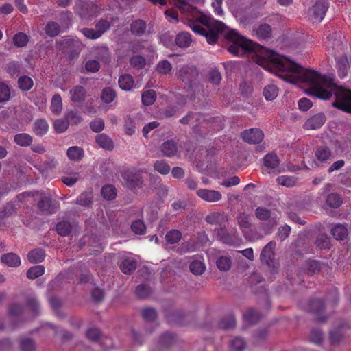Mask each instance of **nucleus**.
I'll use <instances>...</instances> for the list:
<instances>
[{"label": "nucleus", "mask_w": 351, "mask_h": 351, "mask_svg": "<svg viewBox=\"0 0 351 351\" xmlns=\"http://www.w3.org/2000/svg\"><path fill=\"white\" fill-rule=\"evenodd\" d=\"M258 64L265 70L274 73L284 81L291 84L307 83L308 93L326 100L335 95L332 106L342 111L351 113V91L338 86L330 77L302 67L288 58L269 51L261 57Z\"/></svg>", "instance_id": "obj_1"}, {"label": "nucleus", "mask_w": 351, "mask_h": 351, "mask_svg": "<svg viewBox=\"0 0 351 351\" xmlns=\"http://www.w3.org/2000/svg\"><path fill=\"white\" fill-rule=\"evenodd\" d=\"M226 37L231 43L228 51L235 56H242L245 53L254 50V43L234 29L229 30Z\"/></svg>", "instance_id": "obj_2"}, {"label": "nucleus", "mask_w": 351, "mask_h": 351, "mask_svg": "<svg viewBox=\"0 0 351 351\" xmlns=\"http://www.w3.org/2000/svg\"><path fill=\"white\" fill-rule=\"evenodd\" d=\"M329 8V3L325 0H318L309 8L308 17L313 23L321 22Z\"/></svg>", "instance_id": "obj_3"}, {"label": "nucleus", "mask_w": 351, "mask_h": 351, "mask_svg": "<svg viewBox=\"0 0 351 351\" xmlns=\"http://www.w3.org/2000/svg\"><path fill=\"white\" fill-rule=\"evenodd\" d=\"M217 236L223 243L231 246H239L242 243V239L239 237L237 230L232 229L230 232L220 228L217 230Z\"/></svg>", "instance_id": "obj_4"}, {"label": "nucleus", "mask_w": 351, "mask_h": 351, "mask_svg": "<svg viewBox=\"0 0 351 351\" xmlns=\"http://www.w3.org/2000/svg\"><path fill=\"white\" fill-rule=\"evenodd\" d=\"M61 43L62 45V49L68 53L69 57L72 58L79 54L83 47L82 42L77 38L71 36L63 38Z\"/></svg>", "instance_id": "obj_5"}, {"label": "nucleus", "mask_w": 351, "mask_h": 351, "mask_svg": "<svg viewBox=\"0 0 351 351\" xmlns=\"http://www.w3.org/2000/svg\"><path fill=\"white\" fill-rule=\"evenodd\" d=\"M279 165V157L274 152L267 153L263 158L262 169L268 173L278 174L280 173Z\"/></svg>", "instance_id": "obj_6"}, {"label": "nucleus", "mask_w": 351, "mask_h": 351, "mask_svg": "<svg viewBox=\"0 0 351 351\" xmlns=\"http://www.w3.org/2000/svg\"><path fill=\"white\" fill-rule=\"evenodd\" d=\"M348 328V324L344 319L338 320L334 328L329 332V341L331 345H338L344 336V330Z\"/></svg>", "instance_id": "obj_7"}, {"label": "nucleus", "mask_w": 351, "mask_h": 351, "mask_svg": "<svg viewBox=\"0 0 351 351\" xmlns=\"http://www.w3.org/2000/svg\"><path fill=\"white\" fill-rule=\"evenodd\" d=\"M197 75V69L195 66L190 65L181 66L178 72V78L189 87L192 86L193 81Z\"/></svg>", "instance_id": "obj_8"}, {"label": "nucleus", "mask_w": 351, "mask_h": 351, "mask_svg": "<svg viewBox=\"0 0 351 351\" xmlns=\"http://www.w3.org/2000/svg\"><path fill=\"white\" fill-rule=\"evenodd\" d=\"M342 36L341 32H334L326 37L325 42L328 51L335 56L336 52L343 49Z\"/></svg>", "instance_id": "obj_9"}, {"label": "nucleus", "mask_w": 351, "mask_h": 351, "mask_svg": "<svg viewBox=\"0 0 351 351\" xmlns=\"http://www.w3.org/2000/svg\"><path fill=\"white\" fill-rule=\"evenodd\" d=\"M241 136L245 143L258 144L263 140L264 133L261 129L254 128L244 130Z\"/></svg>", "instance_id": "obj_10"}, {"label": "nucleus", "mask_w": 351, "mask_h": 351, "mask_svg": "<svg viewBox=\"0 0 351 351\" xmlns=\"http://www.w3.org/2000/svg\"><path fill=\"white\" fill-rule=\"evenodd\" d=\"M224 29L225 25L222 22L217 21L210 29L206 30L204 36L209 44L214 45L218 40L219 34L223 32Z\"/></svg>", "instance_id": "obj_11"}, {"label": "nucleus", "mask_w": 351, "mask_h": 351, "mask_svg": "<svg viewBox=\"0 0 351 351\" xmlns=\"http://www.w3.org/2000/svg\"><path fill=\"white\" fill-rule=\"evenodd\" d=\"M196 194L202 200L210 203L219 202L222 198L221 193L215 190L206 189H198L196 191Z\"/></svg>", "instance_id": "obj_12"}, {"label": "nucleus", "mask_w": 351, "mask_h": 351, "mask_svg": "<svg viewBox=\"0 0 351 351\" xmlns=\"http://www.w3.org/2000/svg\"><path fill=\"white\" fill-rule=\"evenodd\" d=\"M326 121L325 114L322 112L317 113L309 117L304 123L305 130H317L320 128Z\"/></svg>", "instance_id": "obj_13"}, {"label": "nucleus", "mask_w": 351, "mask_h": 351, "mask_svg": "<svg viewBox=\"0 0 351 351\" xmlns=\"http://www.w3.org/2000/svg\"><path fill=\"white\" fill-rule=\"evenodd\" d=\"M123 179L127 186L131 189H135L141 187L142 180L140 174L133 171H128L123 174Z\"/></svg>", "instance_id": "obj_14"}, {"label": "nucleus", "mask_w": 351, "mask_h": 351, "mask_svg": "<svg viewBox=\"0 0 351 351\" xmlns=\"http://www.w3.org/2000/svg\"><path fill=\"white\" fill-rule=\"evenodd\" d=\"M276 247V242L271 241L269 242L262 250L260 255V259L262 263L268 265L272 262L274 253V250Z\"/></svg>", "instance_id": "obj_15"}, {"label": "nucleus", "mask_w": 351, "mask_h": 351, "mask_svg": "<svg viewBox=\"0 0 351 351\" xmlns=\"http://www.w3.org/2000/svg\"><path fill=\"white\" fill-rule=\"evenodd\" d=\"M38 208L41 211L55 213L59 208V204L57 202L53 203L49 197H43L38 202Z\"/></svg>", "instance_id": "obj_16"}, {"label": "nucleus", "mask_w": 351, "mask_h": 351, "mask_svg": "<svg viewBox=\"0 0 351 351\" xmlns=\"http://www.w3.org/2000/svg\"><path fill=\"white\" fill-rule=\"evenodd\" d=\"M160 151L166 157H173L177 155L178 152V143L173 140H167L161 145Z\"/></svg>", "instance_id": "obj_17"}, {"label": "nucleus", "mask_w": 351, "mask_h": 351, "mask_svg": "<svg viewBox=\"0 0 351 351\" xmlns=\"http://www.w3.org/2000/svg\"><path fill=\"white\" fill-rule=\"evenodd\" d=\"M336 68L340 78H344L348 75L349 70V62L347 56H341L336 58Z\"/></svg>", "instance_id": "obj_18"}, {"label": "nucleus", "mask_w": 351, "mask_h": 351, "mask_svg": "<svg viewBox=\"0 0 351 351\" xmlns=\"http://www.w3.org/2000/svg\"><path fill=\"white\" fill-rule=\"evenodd\" d=\"M137 262L132 257H127L123 259L119 265L121 271L125 274H132L136 269Z\"/></svg>", "instance_id": "obj_19"}, {"label": "nucleus", "mask_w": 351, "mask_h": 351, "mask_svg": "<svg viewBox=\"0 0 351 351\" xmlns=\"http://www.w3.org/2000/svg\"><path fill=\"white\" fill-rule=\"evenodd\" d=\"M227 217L222 213H211L205 218V221L210 225L222 226L227 221Z\"/></svg>", "instance_id": "obj_20"}, {"label": "nucleus", "mask_w": 351, "mask_h": 351, "mask_svg": "<svg viewBox=\"0 0 351 351\" xmlns=\"http://www.w3.org/2000/svg\"><path fill=\"white\" fill-rule=\"evenodd\" d=\"M147 29L146 22L142 19L133 21L130 24V32L136 36H143Z\"/></svg>", "instance_id": "obj_21"}, {"label": "nucleus", "mask_w": 351, "mask_h": 351, "mask_svg": "<svg viewBox=\"0 0 351 351\" xmlns=\"http://www.w3.org/2000/svg\"><path fill=\"white\" fill-rule=\"evenodd\" d=\"M263 317L256 308H249L244 314L243 319L249 324H256Z\"/></svg>", "instance_id": "obj_22"}, {"label": "nucleus", "mask_w": 351, "mask_h": 351, "mask_svg": "<svg viewBox=\"0 0 351 351\" xmlns=\"http://www.w3.org/2000/svg\"><path fill=\"white\" fill-rule=\"evenodd\" d=\"M86 94V89L82 86H75L70 90L71 99L74 103L83 101Z\"/></svg>", "instance_id": "obj_23"}, {"label": "nucleus", "mask_w": 351, "mask_h": 351, "mask_svg": "<svg viewBox=\"0 0 351 351\" xmlns=\"http://www.w3.org/2000/svg\"><path fill=\"white\" fill-rule=\"evenodd\" d=\"M95 141L100 147L106 150H112L114 148L113 141L106 134L102 133L97 135Z\"/></svg>", "instance_id": "obj_24"}, {"label": "nucleus", "mask_w": 351, "mask_h": 351, "mask_svg": "<svg viewBox=\"0 0 351 351\" xmlns=\"http://www.w3.org/2000/svg\"><path fill=\"white\" fill-rule=\"evenodd\" d=\"M331 234L336 240H344L347 238L348 232L344 224L336 223L331 229Z\"/></svg>", "instance_id": "obj_25"}, {"label": "nucleus", "mask_w": 351, "mask_h": 351, "mask_svg": "<svg viewBox=\"0 0 351 351\" xmlns=\"http://www.w3.org/2000/svg\"><path fill=\"white\" fill-rule=\"evenodd\" d=\"M14 142L21 147H28L33 142V137L27 133H19L14 135Z\"/></svg>", "instance_id": "obj_26"}, {"label": "nucleus", "mask_w": 351, "mask_h": 351, "mask_svg": "<svg viewBox=\"0 0 351 351\" xmlns=\"http://www.w3.org/2000/svg\"><path fill=\"white\" fill-rule=\"evenodd\" d=\"M119 87L124 90H131L134 84V80L130 74L121 75L118 81Z\"/></svg>", "instance_id": "obj_27"}, {"label": "nucleus", "mask_w": 351, "mask_h": 351, "mask_svg": "<svg viewBox=\"0 0 351 351\" xmlns=\"http://www.w3.org/2000/svg\"><path fill=\"white\" fill-rule=\"evenodd\" d=\"M176 335L169 332H165L160 335L158 343L162 347L169 348L173 346L176 341Z\"/></svg>", "instance_id": "obj_28"}, {"label": "nucleus", "mask_w": 351, "mask_h": 351, "mask_svg": "<svg viewBox=\"0 0 351 351\" xmlns=\"http://www.w3.org/2000/svg\"><path fill=\"white\" fill-rule=\"evenodd\" d=\"M1 261L8 267H16L21 264L20 257L14 253H8L2 255Z\"/></svg>", "instance_id": "obj_29"}, {"label": "nucleus", "mask_w": 351, "mask_h": 351, "mask_svg": "<svg viewBox=\"0 0 351 351\" xmlns=\"http://www.w3.org/2000/svg\"><path fill=\"white\" fill-rule=\"evenodd\" d=\"M272 34V29L269 24H261L256 29V35L259 39L266 40L270 38Z\"/></svg>", "instance_id": "obj_30"}, {"label": "nucleus", "mask_w": 351, "mask_h": 351, "mask_svg": "<svg viewBox=\"0 0 351 351\" xmlns=\"http://www.w3.org/2000/svg\"><path fill=\"white\" fill-rule=\"evenodd\" d=\"M48 130L49 125L45 119H38L34 123L33 131L37 136H42L45 135Z\"/></svg>", "instance_id": "obj_31"}, {"label": "nucleus", "mask_w": 351, "mask_h": 351, "mask_svg": "<svg viewBox=\"0 0 351 351\" xmlns=\"http://www.w3.org/2000/svg\"><path fill=\"white\" fill-rule=\"evenodd\" d=\"M45 257V252L43 249H34L29 252L27 259L32 263H41Z\"/></svg>", "instance_id": "obj_32"}, {"label": "nucleus", "mask_w": 351, "mask_h": 351, "mask_svg": "<svg viewBox=\"0 0 351 351\" xmlns=\"http://www.w3.org/2000/svg\"><path fill=\"white\" fill-rule=\"evenodd\" d=\"M326 308H308V313L312 316L313 319L315 322L324 323L326 322L328 316L326 315Z\"/></svg>", "instance_id": "obj_33"}, {"label": "nucleus", "mask_w": 351, "mask_h": 351, "mask_svg": "<svg viewBox=\"0 0 351 351\" xmlns=\"http://www.w3.org/2000/svg\"><path fill=\"white\" fill-rule=\"evenodd\" d=\"M237 219L241 230L245 234V230L249 229L252 226L249 215L245 213H240L237 215Z\"/></svg>", "instance_id": "obj_34"}, {"label": "nucleus", "mask_w": 351, "mask_h": 351, "mask_svg": "<svg viewBox=\"0 0 351 351\" xmlns=\"http://www.w3.org/2000/svg\"><path fill=\"white\" fill-rule=\"evenodd\" d=\"M18 87L23 92H27L31 90L34 86L33 80L27 75H22L19 77Z\"/></svg>", "instance_id": "obj_35"}, {"label": "nucleus", "mask_w": 351, "mask_h": 351, "mask_svg": "<svg viewBox=\"0 0 351 351\" xmlns=\"http://www.w3.org/2000/svg\"><path fill=\"white\" fill-rule=\"evenodd\" d=\"M165 316L168 323L171 324H184V315L180 311H175L172 313L166 312Z\"/></svg>", "instance_id": "obj_36"}, {"label": "nucleus", "mask_w": 351, "mask_h": 351, "mask_svg": "<svg viewBox=\"0 0 351 351\" xmlns=\"http://www.w3.org/2000/svg\"><path fill=\"white\" fill-rule=\"evenodd\" d=\"M191 36L188 32H180L176 38V43L180 47H187L191 43Z\"/></svg>", "instance_id": "obj_37"}, {"label": "nucleus", "mask_w": 351, "mask_h": 351, "mask_svg": "<svg viewBox=\"0 0 351 351\" xmlns=\"http://www.w3.org/2000/svg\"><path fill=\"white\" fill-rule=\"evenodd\" d=\"M316 158L322 162H326L331 156V151L327 146L319 147L315 151Z\"/></svg>", "instance_id": "obj_38"}, {"label": "nucleus", "mask_w": 351, "mask_h": 351, "mask_svg": "<svg viewBox=\"0 0 351 351\" xmlns=\"http://www.w3.org/2000/svg\"><path fill=\"white\" fill-rule=\"evenodd\" d=\"M66 154L70 160L78 161L83 158L84 153L82 148L78 146H73L67 149Z\"/></svg>", "instance_id": "obj_39"}, {"label": "nucleus", "mask_w": 351, "mask_h": 351, "mask_svg": "<svg viewBox=\"0 0 351 351\" xmlns=\"http://www.w3.org/2000/svg\"><path fill=\"white\" fill-rule=\"evenodd\" d=\"M117 97V93L114 89L110 87L104 88L101 93V99L104 103L110 104Z\"/></svg>", "instance_id": "obj_40"}, {"label": "nucleus", "mask_w": 351, "mask_h": 351, "mask_svg": "<svg viewBox=\"0 0 351 351\" xmlns=\"http://www.w3.org/2000/svg\"><path fill=\"white\" fill-rule=\"evenodd\" d=\"M45 34L49 37H56L60 33V25L54 21H50L45 27Z\"/></svg>", "instance_id": "obj_41"}, {"label": "nucleus", "mask_w": 351, "mask_h": 351, "mask_svg": "<svg viewBox=\"0 0 351 351\" xmlns=\"http://www.w3.org/2000/svg\"><path fill=\"white\" fill-rule=\"evenodd\" d=\"M172 70V64L167 60L159 61L156 66V71L160 75H167Z\"/></svg>", "instance_id": "obj_42"}, {"label": "nucleus", "mask_w": 351, "mask_h": 351, "mask_svg": "<svg viewBox=\"0 0 351 351\" xmlns=\"http://www.w3.org/2000/svg\"><path fill=\"white\" fill-rule=\"evenodd\" d=\"M182 232L176 229L168 231L165 235V240L168 244H175L182 239Z\"/></svg>", "instance_id": "obj_43"}, {"label": "nucleus", "mask_w": 351, "mask_h": 351, "mask_svg": "<svg viewBox=\"0 0 351 351\" xmlns=\"http://www.w3.org/2000/svg\"><path fill=\"white\" fill-rule=\"evenodd\" d=\"M101 195L103 197L108 200H112L117 196V189L112 184H106L101 189Z\"/></svg>", "instance_id": "obj_44"}, {"label": "nucleus", "mask_w": 351, "mask_h": 351, "mask_svg": "<svg viewBox=\"0 0 351 351\" xmlns=\"http://www.w3.org/2000/svg\"><path fill=\"white\" fill-rule=\"evenodd\" d=\"M278 94V88L273 84L266 86L263 89V95L267 101H272L276 98Z\"/></svg>", "instance_id": "obj_45"}, {"label": "nucleus", "mask_w": 351, "mask_h": 351, "mask_svg": "<svg viewBox=\"0 0 351 351\" xmlns=\"http://www.w3.org/2000/svg\"><path fill=\"white\" fill-rule=\"evenodd\" d=\"M189 269L195 275H202L206 269L205 264L200 261L195 260L190 263Z\"/></svg>", "instance_id": "obj_46"}, {"label": "nucleus", "mask_w": 351, "mask_h": 351, "mask_svg": "<svg viewBox=\"0 0 351 351\" xmlns=\"http://www.w3.org/2000/svg\"><path fill=\"white\" fill-rule=\"evenodd\" d=\"M217 268L221 271H227L230 269L232 261L230 257L222 256L216 261Z\"/></svg>", "instance_id": "obj_47"}, {"label": "nucleus", "mask_w": 351, "mask_h": 351, "mask_svg": "<svg viewBox=\"0 0 351 351\" xmlns=\"http://www.w3.org/2000/svg\"><path fill=\"white\" fill-rule=\"evenodd\" d=\"M276 182L279 185L286 187H293L296 184L297 180L294 176H281L276 178Z\"/></svg>", "instance_id": "obj_48"}, {"label": "nucleus", "mask_w": 351, "mask_h": 351, "mask_svg": "<svg viewBox=\"0 0 351 351\" xmlns=\"http://www.w3.org/2000/svg\"><path fill=\"white\" fill-rule=\"evenodd\" d=\"M343 200L340 195L331 193L326 197V204L331 208H337L342 204Z\"/></svg>", "instance_id": "obj_49"}, {"label": "nucleus", "mask_w": 351, "mask_h": 351, "mask_svg": "<svg viewBox=\"0 0 351 351\" xmlns=\"http://www.w3.org/2000/svg\"><path fill=\"white\" fill-rule=\"evenodd\" d=\"M62 109V97L59 94L53 96L51 104V110L56 115L59 114Z\"/></svg>", "instance_id": "obj_50"}, {"label": "nucleus", "mask_w": 351, "mask_h": 351, "mask_svg": "<svg viewBox=\"0 0 351 351\" xmlns=\"http://www.w3.org/2000/svg\"><path fill=\"white\" fill-rule=\"evenodd\" d=\"M64 118L67 119L69 124L71 125H77L82 120L80 113L76 110L67 111L64 114Z\"/></svg>", "instance_id": "obj_51"}, {"label": "nucleus", "mask_w": 351, "mask_h": 351, "mask_svg": "<svg viewBox=\"0 0 351 351\" xmlns=\"http://www.w3.org/2000/svg\"><path fill=\"white\" fill-rule=\"evenodd\" d=\"M86 338L92 342H98L101 337L102 332L97 328H90L86 331Z\"/></svg>", "instance_id": "obj_52"}, {"label": "nucleus", "mask_w": 351, "mask_h": 351, "mask_svg": "<svg viewBox=\"0 0 351 351\" xmlns=\"http://www.w3.org/2000/svg\"><path fill=\"white\" fill-rule=\"evenodd\" d=\"M16 213L15 205L11 202L7 203L3 210L0 212V217L3 220L5 218L12 217Z\"/></svg>", "instance_id": "obj_53"}, {"label": "nucleus", "mask_w": 351, "mask_h": 351, "mask_svg": "<svg viewBox=\"0 0 351 351\" xmlns=\"http://www.w3.org/2000/svg\"><path fill=\"white\" fill-rule=\"evenodd\" d=\"M309 340L315 344H322L324 340V335L322 330L319 328L312 329L309 335Z\"/></svg>", "instance_id": "obj_54"}, {"label": "nucleus", "mask_w": 351, "mask_h": 351, "mask_svg": "<svg viewBox=\"0 0 351 351\" xmlns=\"http://www.w3.org/2000/svg\"><path fill=\"white\" fill-rule=\"evenodd\" d=\"M45 273V267L43 265H36L30 267L27 271V277L34 280Z\"/></svg>", "instance_id": "obj_55"}, {"label": "nucleus", "mask_w": 351, "mask_h": 351, "mask_svg": "<svg viewBox=\"0 0 351 351\" xmlns=\"http://www.w3.org/2000/svg\"><path fill=\"white\" fill-rule=\"evenodd\" d=\"M56 229L57 232L60 235H61L62 237H65V236L69 235L71 233L72 227L69 222L62 221L59 222L56 225Z\"/></svg>", "instance_id": "obj_56"}, {"label": "nucleus", "mask_w": 351, "mask_h": 351, "mask_svg": "<svg viewBox=\"0 0 351 351\" xmlns=\"http://www.w3.org/2000/svg\"><path fill=\"white\" fill-rule=\"evenodd\" d=\"M156 95L154 90H148L142 94L141 100L143 104L150 106L156 101Z\"/></svg>", "instance_id": "obj_57"}, {"label": "nucleus", "mask_w": 351, "mask_h": 351, "mask_svg": "<svg viewBox=\"0 0 351 351\" xmlns=\"http://www.w3.org/2000/svg\"><path fill=\"white\" fill-rule=\"evenodd\" d=\"M28 41V36L23 32H19L16 34L13 37V43L17 47H25Z\"/></svg>", "instance_id": "obj_58"}, {"label": "nucleus", "mask_w": 351, "mask_h": 351, "mask_svg": "<svg viewBox=\"0 0 351 351\" xmlns=\"http://www.w3.org/2000/svg\"><path fill=\"white\" fill-rule=\"evenodd\" d=\"M21 351H35L36 343L30 338H23L20 340Z\"/></svg>", "instance_id": "obj_59"}, {"label": "nucleus", "mask_w": 351, "mask_h": 351, "mask_svg": "<svg viewBox=\"0 0 351 351\" xmlns=\"http://www.w3.org/2000/svg\"><path fill=\"white\" fill-rule=\"evenodd\" d=\"M315 244L320 249H328L330 245V239L325 234H320L316 238Z\"/></svg>", "instance_id": "obj_60"}, {"label": "nucleus", "mask_w": 351, "mask_h": 351, "mask_svg": "<svg viewBox=\"0 0 351 351\" xmlns=\"http://www.w3.org/2000/svg\"><path fill=\"white\" fill-rule=\"evenodd\" d=\"M154 167L156 171L162 175L169 173L171 169L169 165L164 160H157Z\"/></svg>", "instance_id": "obj_61"}, {"label": "nucleus", "mask_w": 351, "mask_h": 351, "mask_svg": "<svg viewBox=\"0 0 351 351\" xmlns=\"http://www.w3.org/2000/svg\"><path fill=\"white\" fill-rule=\"evenodd\" d=\"M305 266L308 273L311 275L318 273L321 268L320 263L316 260H308Z\"/></svg>", "instance_id": "obj_62"}, {"label": "nucleus", "mask_w": 351, "mask_h": 351, "mask_svg": "<svg viewBox=\"0 0 351 351\" xmlns=\"http://www.w3.org/2000/svg\"><path fill=\"white\" fill-rule=\"evenodd\" d=\"M130 64L132 67L141 69L145 67L146 60L142 56H133L130 60Z\"/></svg>", "instance_id": "obj_63"}, {"label": "nucleus", "mask_w": 351, "mask_h": 351, "mask_svg": "<svg viewBox=\"0 0 351 351\" xmlns=\"http://www.w3.org/2000/svg\"><path fill=\"white\" fill-rule=\"evenodd\" d=\"M246 343L241 337H234L230 343V347L234 351H243L245 349Z\"/></svg>", "instance_id": "obj_64"}]
</instances>
